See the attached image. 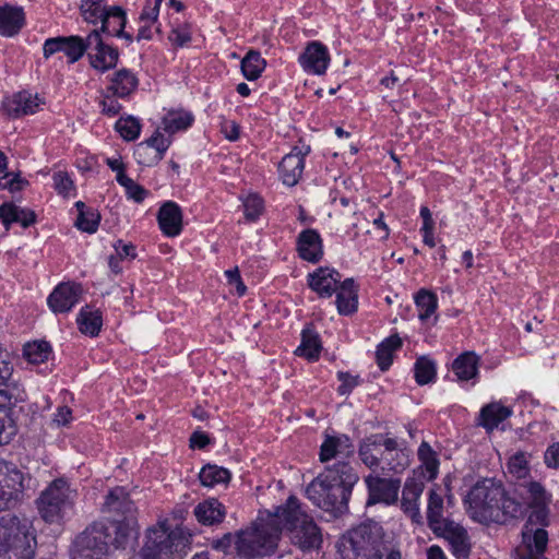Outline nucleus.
<instances>
[{
	"label": "nucleus",
	"instance_id": "47",
	"mask_svg": "<svg viewBox=\"0 0 559 559\" xmlns=\"http://www.w3.org/2000/svg\"><path fill=\"white\" fill-rule=\"evenodd\" d=\"M192 122L193 116L189 112L169 114L163 119L164 130L169 134L188 129Z\"/></svg>",
	"mask_w": 559,
	"mask_h": 559
},
{
	"label": "nucleus",
	"instance_id": "58",
	"mask_svg": "<svg viewBox=\"0 0 559 559\" xmlns=\"http://www.w3.org/2000/svg\"><path fill=\"white\" fill-rule=\"evenodd\" d=\"M337 378L341 381V385L337 389V392L341 395L349 394L353 391V389L359 384V377L352 376L348 372L340 371L337 373Z\"/></svg>",
	"mask_w": 559,
	"mask_h": 559
},
{
	"label": "nucleus",
	"instance_id": "56",
	"mask_svg": "<svg viewBox=\"0 0 559 559\" xmlns=\"http://www.w3.org/2000/svg\"><path fill=\"white\" fill-rule=\"evenodd\" d=\"M28 185L26 179L20 177L19 174H0V190L8 189L11 192L21 191L25 186Z\"/></svg>",
	"mask_w": 559,
	"mask_h": 559
},
{
	"label": "nucleus",
	"instance_id": "6",
	"mask_svg": "<svg viewBox=\"0 0 559 559\" xmlns=\"http://www.w3.org/2000/svg\"><path fill=\"white\" fill-rule=\"evenodd\" d=\"M130 527L128 523L94 522L74 539L73 559H102L110 548L124 549L132 539Z\"/></svg>",
	"mask_w": 559,
	"mask_h": 559
},
{
	"label": "nucleus",
	"instance_id": "35",
	"mask_svg": "<svg viewBox=\"0 0 559 559\" xmlns=\"http://www.w3.org/2000/svg\"><path fill=\"white\" fill-rule=\"evenodd\" d=\"M76 322L83 334L92 337L97 336L103 325L102 312L86 306L80 310Z\"/></svg>",
	"mask_w": 559,
	"mask_h": 559
},
{
	"label": "nucleus",
	"instance_id": "11",
	"mask_svg": "<svg viewBox=\"0 0 559 559\" xmlns=\"http://www.w3.org/2000/svg\"><path fill=\"white\" fill-rule=\"evenodd\" d=\"M103 511L116 516L108 521L110 524L128 523L131 526V537L136 538V507L123 487H116L108 492Z\"/></svg>",
	"mask_w": 559,
	"mask_h": 559
},
{
	"label": "nucleus",
	"instance_id": "9",
	"mask_svg": "<svg viewBox=\"0 0 559 559\" xmlns=\"http://www.w3.org/2000/svg\"><path fill=\"white\" fill-rule=\"evenodd\" d=\"M191 535L181 527L170 530L167 521L159 522L146 533V540L140 551L141 559L182 558L190 548Z\"/></svg>",
	"mask_w": 559,
	"mask_h": 559
},
{
	"label": "nucleus",
	"instance_id": "18",
	"mask_svg": "<svg viewBox=\"0 0 559 559\" xmlns=\"http://www.w3.org/2000/svg\"><path fill=\"white\" fill-rule=\"evenodd\" d=\"M298 61L307 73L322 75L329 67L330 53L322 43L310 41L300 53Z\"/></svg>",
	"mask_w": 559,
	"mask_h": 559
},
{
	"label": "nucleus",
	"instance_id": "62",
	"mask_svg": "<svg viewBox=\"0 0 559 559\" xmlns=\"http://www.w3.org/2000/svg\"><path fill=\"white\" fill-rule=\"evenodd\" d=\"M545 464L550 468L559 467V443L549 445L544 455Z\"/></svg>",
	"mask_w": 559,
	"mask_h": 559
},
{
	"label": "nucleus",
	"instance_id": "30",
	"mask_svg": "<svg viewBox=\"0 0 559 559\" xmlns=\"http://www.w3.org/2000/svg\"><path fill=\"white\" fill-rule=\"evenodd\" d=\"M25 15L22 8L4 5L0 8V35L12 37L24 26Z\"/></svg>",
	"mask_w": 559,
	"mask_h": 559
},
{
	"label": "nucleus",
	"instance_id": "5",
	"mask_svg": "<svg viewBox=\"0 0 559 559\" xmlns=\"http://www.w3.org/2000/svg\"><path fill=\"white\" fill-rule=\"evenodd\" d=\"M337 559H403L399 547L384 540L376 522L362 523L344 534L336 543Z\"/></svg>",
	"mask_w": 559,
	"mask_h": 559
},
{
	"label": "nucleus",
	"instance_id": "64",
	"mask_svg": "<svg viewBox=\"0 0 559 559\" xmlns=\"http://www.w3.org/2000/svg\"><path fill=\"white\" fill-rule=\"evenodd\" d=\"M190 447L192 449H204L207 444L211 443L210 437L200 430L194 431L190 437Z\"/></svg>",
	"mask_w": 559,
	"mask_h": 559
},
{
	"label": "nucleus",
	"instance_id": "52",
	"mask_svg": "<svg viewBox=\"0 0 559 559\" xmlns=\"http://www.w3.org/2000/svg\"><path fill=\"white\" fill-rule=\"evenodd\" d=\"M134 157L136 162L143 166H153L162 160L159 158V153H155L154 150H152V146L145 142H141L136 145L134 150Z\"/></svg>",
	"mask_w": 559,
	"mask_h": 559
},
{
	"label": "nucleus",
	"instance_id": "50",
	"mask_svg": "<svg viewBox=\"0 0 559 559\" xmlns=\"http://www.w3.org/2000/svg\"><path fill=\"white\" fill-rule=\"evenodd\" d=\"M117 182L126 189V193L129 199H132L136 203H141L148 194V191L142 186L138 185L133 179L127 175H120L117 178Z\"/></svg>",
	"mask_w": 559,
	"mask_h": 559
},
{
	"label": "nucleus",
	"instance_id": "55",
	"mask_svg": "<svg viewBox=\"0 0 559 559\" xmlns=\"http://www.w3.org/2000/svg\"><path fill=\"white\" fill-rule=\"evenodd\" d=\"M52 180L56 191L63 197L70 195L74 189L73 181L68 173L57 171L52 175Z\"/></svg>",
	"mask_w": 559,
	"mask_h": 559
},
{
	"label": "nucleus",
	"instance_id": "22",
	"mask_svg": "<svg viewBox=\"0 0 559 559\" xmlns=\"http://www.w3.org/2000/svg\"><path fill=\"white\" fill-rule=\"evenodd\" d=\"M425 489V481L418 478H407L402 490L401 506L413 522L419 523L423 519L419 499Z\"/></svg>",
	"mask_w": 559,
	"mask_h": 559
},
{
	"label": "nucleus",
	"instance_id": "60",
	"mask_svg": "<svg viewBox=\"0 0 559 559\" xmlns=\"http://www.w3.org/2000/svg\"><path fill=\"white\" fill-rule=\"evenodd\" d=\"M63 37H52L48 38L44 43L43 52L44 57L48 59L56 52L62 51Z\"/></svg>",
	"mask_w": 559,
	"mask_h": 559
},
{
	"label": "nucleus",
	"instance_id": "3",
	"mask_svg": "<svg viewBox=\"0 0 559 559\" xmlns=\"http://www.w3.org/2000/svg\"><path fill=\"white\" fill-rule=\"evenodd\" d=\"M359 475L347 461L326 465L306 488L307 498L318 508L334 514L347 511L348 500Z\"/></svg>",
	"mask_w": 559,
	"mask_h": 559
},
{
	"label": "nucleus",
	"instance_id": "33",
	"mask_svg": "<svg viewBox=\"0 0 559 559\" xmlns=\"http://www.w3.org/2000/svg\"><path fill=\"white\" fill-rule=\"evenodd\" d=\"M136 76L128 69H120L114 73L108 91L114 96L124 98L132 94L138 87Z\"/></svg>",
	"mask_w": 559,
	"mask_h": 559
},
{
	"label": "nucleus",
	"instance_id": "39",
	"mask_svg": "<svg viewBox=\"0 0 559 559\" xmlns=\"http://www.w3.org/2000/svg\"><path fill=\"white\" fill-rule=\"evenodd\" d=\"M231 474L227 468L207 464L199 473L200 481L205 487H214L221 484H228Z\"/></svg>",
	"mask_w": 559,
	"mask_h": 559
},
{
	"label": "nucleus",
	"instance_id": "49",
	"mask_svg": "<svg viewBox=\"0 0 559 559\" xmlns=\"http://www.w3.org/2000/svg\"><path fill=\"white\" fill-rule=\"evenodd\" d=\"M16 404L0 403V445L7 444L11 441L12 436L15 433V428L9 417V409Z\"/></svg>",
	"mask_w": 559,
	"mask_h": 559
},
{
	"label": "nucleus",
	"instance_id": "13",
	"mask_svg": "<svg viewBox=\"0 0 559 559\" xmlns=\"http://www.w3.org/2000/svg\"><path fill=\"white\" fill-rule=\"evenodd\" d=\"M87 50L91 66L96 70L105 72L118 63V49L106 44L98 29H93L87 35Z\"/></svg>",
	"mask_w": 559,
	"mask_h": 559
},
{
	"label": "nucleus",
	"instance_id": "21",
	"mask_svg": "<svg viewBox=\"0 0 559 559\" xmlns=\"http://www.w3.org/2000/svg\"><path fill=\"white\" fill-rule=\"evenodd\" d=\"M354 452V443L347 435H326L320 447L319 459L322 463H326L336 457H342V461H345V459L352 456Z\"/></svg>",
	"mask_w": 559,
	"mask_h": 559
},
{
	"label": "nucleus",
	"instance_id": "10",
	"mask_svg": "<svg viewBox=\"0 0 559 559\" xmlns=\"http://www.w3.org/2000/svg\"><path fill=\"white\" fill-rule=\"evenodd\" d=\"M75 498L76 491L66 479H55L37 499L39 514L47 523H59L72 511Z\"/></svg>",
	"mask_w": 559,
	"mask_h": 559
},
{
	"label": "nucleus",
	"instance_id": "45",
	"mask_svg": "<svg viewBox=\"0 0 559 559\" xmlns=\"http://www.w3.org/2000/svg\"><path fill=\"white\" fill-rule=\"evenodd\" d=\"M51 347L48 342L40 341L24 346L23 355L31 364H41L48 360Z\"/></svg>",
	"mask_w": 559,
	"mask_h": 559
},
{
	"label": "nucleus",
	"instance_id": "24",
	"mask_svg": "<svg viewBox=\"0 0 559 559\" xmlns=\"http://www.w3.org/2000/svg\"><path fill=\"white\" fill-rule=\"evenodd\" d=\"M36 213L27 207H21L13 202H4L0 205V221L5 230L16 223L23 228H28L36 223Z\"/></svg>",
	"mask_w": 559,
	"mask_h": 559
},
{
	"label": "nucleus",
	"instance_id": "59",
	"mask_svg": "<svg viewBox=\"0 0 559 559\" xmlns=\"http://www.w3.org/2000/svg\"><path fill=\"white\" fill-rule=\"evenodd\" d=\"M102 112L108 117L117 116L122 109L121 104L115 98L114 95H106L100 102Z\"/></svg>",
	"mask_w": 559,
	"mask_h": 559
},
{
	"label": "nucleus",
	"instance_id": "63",
	"mask_svg": "<svg viewBox=\"0 0 559 559\" xmlns=\"http://www.w3.org/2000/svg\"><path fill=\"white\" fill-rule=\"evenodd\" d=\"M72 420V411L68 406H59L53 416V423L57 426H67Z\"/></svg>",
	"mask_w": 559,
	"mask_h": 559
},
{
	"label": "nucleus",
	"instance_id": "46",
	"mask_svg": "<svg viewBox=\"0 0 559 559\" xmlns=\"http://www.w3.org/2000/svg\"><path fill=\"white\" fill-rule=\"evenodd\" d=\"M415 380L419 385L428 384L436 378V365L428 357H419L415 362Z\"/></svg>",
	"mask_w": 559,
	"mask_h": 559
},
{
	"label": "nucleus",
	"instance_id": "12",
	"mask_svg": "<svg viewBox=\"0 0 559 559\" xmlns=\"http://www.w3.org/2000/svg\"><path fill=\"white\" fill-rule=\"evenodd\" d=\"M13 358L10 352L0 346V403L17 404L26 400L24 389L12 380Z\"/></svg>",
	"mask_w": 559,
	"mask_h": 559
},
{
	"label": "nucleus",
	"instance_id": "19",
	"mask_svg": "<svg viewBox=\"0 0 559 559\" xmlns=\"http://www.w3.org/2000/svg\"><path fill=\"white\" fill-rule=\"evenodd\" d=\"M82 287L75 283H61L49 295L47 301L56 313L70 311L80 299Z\"/></svg>",
	"mask_w": 559,
	"mask_h": 559
},
{
	"label": "nucleus",
	"instance_id": "34",
	"mask_svg": "<svg viewBox=\"0 0 559 559\" xmlns=\"http://www.w3.org/2000/svg\"><path fill=\"white\" fill-rule=\"evenodd\" d=\"M479 357L474 352H465L456 357L452 364L454 374L461 381H467L478 374Z\"/></svg>",
	"mask_w": 559,
	"mask_h": 559
},
{
	"label": "nucleus",
	"instance_id": "16",
	"mask_svg": "<svg viewBox=\"0 0 559 559\" xmlns=\"http://www.w3.org/2000/svg\"><path fill=\"white\" fill-rule=\"evenodd\" d=\"M435 535L443 537L450 545L452 554L457 559H467L471 554L472 544L467 531L459 523L451 521L441 530L433 532Z\"/></svg>",
	"mask_w": 559,
	"mask_h": 559
},
{
	"label": "nucleus",
	"instance_id": "42",
	"mask_svg": "<svg viewBox=\"0 0 559 559\" xmlns=\"http://www.w3.org/2000/svg\"><path fill=\"white\" fill-rule=\"evenodd\" d=\"M81 14L87 23L97 24L103 22L109 7L105 0H81Z\"/></svg>",
	"mask_w": 559,
	"mask_h": 559
},
{
	"label": "nucleus",
	"instance_id": "26",
	"mask_svg": "<svg viewBox=\"0 0 559 559\" xmlns=\"http://www.w3.org/2000/svg\"><path fill=\"white\" fill-rule=\"evenodd\" d=\"M441 491L439 486H435L428 492L427 523L432 532L441 530V526L452 521L443 515L444 507Z\"/></svg>",
	"mask_w": 559,
	"mask_h": 559
},
{
	"label": "nucleus",
	"instance_id": "15",
	"mask_svg": "<svg viewBox=\"0 0 559 559\" xmlns=\"http://www.w3.org/2000/svg\"><path fill=\"white\" fill-rule=\"evenodd\" d=\"M341 273L334 267L320 266L307 275V284L321 298H330L342 283Z\"/></svg>",
	"mask_w": 559,
	"mask_h": 559
},
{
	"label": "nucleus",
	"instance_id": "32",
	"mask_svg": "<svg viewBox=\"0 0 559 559\" xmlns=\"http://www.w3.org/2000/svg\"><path fill=\"white\" fill-rule=\"evenodd\" d=\"M513 414L510 407L499 402H491L481 407L479 413V425L487 431L498 428L499 424L509 418Z\"/></svg>",
	"mask_w": 559,
	"mask_h": 559
},
{
	"label": "nucleus",
	"instance_id": "51",
	"mask_svg": "<svg viewBox=\"0 0 559 559\" xmlns=\"http://www.w3.org/2000/svg\"><path fill=\"white\" fill-rule=\"evenodd\" d=\"M169 41L176 47H185L192 40L191 25L189 23L177 24L168 35Z\"/></svg>",
	"mask_w": 559,
	"mask_h": 559
},
{
	"label": "nucleus",
	"instance_id": "53",
	"mask_svg": "<svg viewBox=\"0 0 559 559\" xmlns=\"http://www.w3.org/2000/svg\"><path fill=\"white\" fill-rule=\"evenodd\" d=\"M508 471L519 480L524 479L528 474V466L525 454L519 452L511 456L508 462Z\"/></svg>",
	"mask_w": 559,
	"mask_h": 559
},
{
	"label": "nucleus",
	"instance_id": "48",
	"mask_svg": "<svg viewBox=\"0 0 559 559\" xmlns=\"http://www.w3.org/2000/svg\"><path fill=\"white\" fill-rule=\"evenodd\" d=\"M115 129L127 141H134L141 132L140 121L133 116L121 117L117 120Z\"/></svg>",
	"mask_w": 559,
	"mask_h": 559
},
{
	"label": "nucleus",
	"instance_id": "28",
	"mask_svg": "<svg viewBox=\"0 0 559 559\" xmlns=\"http://www.w3.org/2000/svg\"><path fill=\"white\" fill-rule=\"evenodd\" d=\"M336 308L340 314L349 316L357 310L358 307V289L353 278H346L337 288Z\"/></svg>",
	"mask_w": 559,
	"mask_h": 559
},
{
	"label": "nucleus",
	"instance_id": "54",
	"mask_svg": "<svg viewBox=\"0 0 559 559\" xmlns=\"http://www.w3.org/2000/svg\"><path fill=\"white\" fill-rule=\"evenodd\" d=\"M263 210V200L257 195H249L243 202L245 217L249 222H254L259 218Z\"/></svg>",
	"mask_w": 559,
	"mask_h": 559
},
{
	"label": "nucleus",
	"instance_id": "27",
	"mask_svg": "<svg viewBox=\"0 0 559 559\" xmlns=\"http://www.w3.org/2000/svg\"><path fill=\"white\" fill-rule=\"evenodd\" d=\"M40 106V99L37 95L23 91L14 94L5 104L10 117L20 118L26 115H33Z\"/></svg>",
	"mask_w": 559,
	"mask_h": 559
},
{
	"label": "nucleus",
	"instance_id": "29",
	"mask_svg": "<svg viewBox=\"0 0 559 559\" xmlns=\"http://www.w3.org/2000/svg\"><path fill=\"white\" fill-rule=\"evenodd\" d=\"M193 513L199 523L211 526L223 522L226 510L217 499L209 498L200 502Z\"/></svg>",
	"mask_w": 559,
	"mask_h": 559
},
{
	"label": "nucleus",
	"instance_id": "17",
	"mask_svg": "<svg viewBox=\"0 0 559 559\" xmlns=\"http://www.w3.org/2000/svg\"><path fill=\"white\" fill-rule=\"evenodd\" d=\"M309 153V145L295 146L290 153L282 158L278 169L284 185L294 187L298 183L305 168V157Z\"/></svg>",
	"mask_w": 559,
	"mask_h": 559
},
{
	"label": "nucleus",
	"instance_id": "41",
	"mask_svg": "<svg viewBox=\"0 0 559 559\" xmlns=\"http://www.w3.org/2000/svg\"><path fill=\"white\" fill-rule=\"evenodd\" d=\"M266 66L265 60L261 57V53L257 50H250L241 60V71L243 76L253 81L260 78Z\"/></svg>",
	"mask_w": 559,
	"mask_h": 559
},
{
	"label": "nucleus",
	"instance_id": "7",
	"mask_svg": "<svg viewBox=\"0 0 559 559\" xmlns=\"http://www.w3.org/2000/svg\"><path fill=\"white\" fill-rule=\"evenodd\" d=\"M358 455L370 469L400 474L411 464V451L397 439L383 433H373L359 443Z\"/></svg>",
	"mask_w": 559,
	"mask_h": 559
},
{
	"label": "nucleus",
	"instance_id": "25",
	"mask_svg": "<svg viewBox=\"0 0 559 559\" xmlns=\"http://www.w3.org/2000/svg\"><path fill=\"white\" fill-rule=\"evenodd\" d=\"M0 479L7 491H14V504L19 495L28 487L25 481L31 480L25 478L24 473L14 463L5 461H0Z\"/></svg>",
	"mask_w": 559,
	"mask_h": 559
},
{
	"label": "nucleus",
	"instance_id": "20",
	"mask_svg": "<svg viewBox=\"0 0 559 559\" xmlns=\"http://www.w3.org/2000/svg\"><path fill=\"white\" fill-rule=\"evenodd\" d=\"M300 259L310 263H318L323 258V241L317 229L307 228L299 233L296 241Z\"/></svg>",
	"mask_w": 559,
	"mask_h": 559
},
{
	"label": "nucleus",
	"instance_id": "43",
	"mask_svg": "<svg viewBox=\"0 0 559 559\" xmlns=\"http://www.w3.org/2000/svg\"><path fill=\"white\" fill-rule=\"evenodd\" d=\"M415 304L419 310L418 318L425 321L436 312L438 299L433 293L423 288L416 294Z\"/></svg>",
	"mask_w": 559,
	"mask_h": 559
},
{
	"label": "nucleus",
	"instance_id": "4",
	"mask_svg": "<svg viewBox=\"0 0 559 559\" xmlns=\"http://www.w3.org/2000/svg\"><path fill=\"white\" fill-rule=\"evenodd\" d=\"M521 493H527L525 504L527 510L532 509L522 530L523 548L513 550V559H534L543 556L548 545V532L546 527L550 524L549 503L551 495L544 486L531 480L520 487Z\"/></svg>",
	"mask_w": 559,
	"mask_h": 559
},
{
	"label": "nucleus",
	"instance_id": "38",
	"mask_svg": "<svg viewBox=\"0 0 559 559\" xmlns=\"http://www.w3.org/2000/svg\"><path fill=\"white\" fill-rule=\"evenodd\" d=\"M126 24V11L119 5H114L109 7V10L104 17L100 27L97 29L100 32V35L105 34L110 37L117 31H121V28H124Z\"/></svg>",
	"mask_w": 559,
	"mask_h": 559
},
{
	"label": "nucleus",
	"instance_id": "8",
	"mask_svg": "<svg viewBox=\"0 0 559 559\" xmlns=\"http://www.w3.org/2000/svg\"><path fill=\"white\" fill-rule=\"evenodd\" d=\"M36 546L35 531L27 519L11 514L0 519V557L34 559Z\"/></svg>",
	"mask_w": 559,
	"mask_h": 559
},
{
	"label": "nucleus",
	"instance_id": "1",
	"mask_svg": "<svg viewBox=\"0 0 559 559\" xmlns=\"http://www.w3.org/2000/svg\"><path fill=\"white\" fill-rule=\"evenodd\" d=\"M287 531L292 543L302 550L314 549L322 543L319 527L300 508L295 496L288 497L285 504L276 508L266 523L241 531L236 540V549L243 558L270 555L277 545L282 531Z\"/></svg>",
	"mask_w": 559,
	"mask_h": 559
},
{
	"label": "nucleus",
	"instance_id": "61",
	"mask_svg": "<svg viewBox=\"0 0 559 559\" xmlns=\"http://www.w3.org/2000/svg\"><path fill=\"white\" fill-rule=\"evenodd\" d=\"M116 254L121 259H134L136 257L135 247L132 243H126L117 240L114 245Z\"/></svg>",
	"mask_w": 559,
	"mask_h": 559
},
{
	"label": "nucleus",
	"instance_id": "23",
	"mask_svg": "<svg viewBox=\"0 0 559 559\" xmlns=\"http://www.w3.org/2000/svg\"><path fill=\"white\" fill-rule=\"evenodd\" d=\"M157 222L160 230L168 237H176L182 230V211L174 201H166L159 207Z\"/></svg>",
	"mask_w": 559,
	"mask_h": 559
},
{
	"label": "nucleus",
	"instance_id": "31",
	"mask_svg": "<svg viewBox=\"0 0 559 559\" xmlns=\"http://www.w3.org/2000/svg\"><path fill=\"white\" fill-rule=\"evenodd\" d=\"M418 460L420 461L419 469L420 478L424 481H431L437 478L439 473L440 461L437 452L426 441H423L417 451Z\"/></svg>",
	"mask_w": 559,
	"mask_h": 559
},
{
	"label": "nucleus",
	"instance_id": "57",
	"mask_svg": "<svg viewBox=\"0 0 559 559\" xmlns=\"http://www.w3.org/2000/svg\"><path fill=\"white\" fill-rule=\"evenodd\" d=\"M146 144L152 146L155 153H159V158L163 159L165 152L168 150L170 145L169 138H166L158 130L155 131L151 138L144 141Z\"/></svg>",
	"mask_w": 559,
	"mask_h": 559
},
{
	"label": "nucleus",
	"instance_id": "14",
	"mask_svg": "<svg viewBox=\"0 0 559 559\" xmlns=\"http://www.w3.org/2000/svg\"><path fill=\"white\" fill-rule=\"evenodd\" d=\"M365 483L368 489L367 506L393 504L397 501L401 488L400 478H383L370 474L365 477Z\"/></svg>",
	"mask_w": 559,
	"mask_h": 559
},
{
	"label": "nucleus",
	"instance_id": "37",
	"mask_svg": "<svg viewBox=\"0 0 559 559\" xmlns=\"http://www.w3.org/2000/svg\"><path fill=\"white\" fill-rule=\"evenodd\" d=\"M402 340L395 334L383 340L377 347L376 359L379 368L385 371L390 368L393 361V353L401 348Z\"/></svg>",
	"mask_w": 559,
	"mask_h": 559
},
{
	"label": "nucleus",
	"instance_id": "44",
	"mask_svg": "<svg viewBox=\"0 0 559 559\" xmlns=\"http://www.w3.org/2000/svg\"><path fill=\"white\" fill-rule=\"evenodd\" d=\"M87 51V37L80 36L63 37L62 52L69 58L70 63L80 60Z\"/></svg>",
	"mask_w": 559,
	"mask_h": 559
},
{
	"label": "nucleus",
	"instance_id": "36",
	"mask_svg": "<svg viewBox=\"0 0 559 559\" xmlns=\"http://www.w3.org/2000/svg\"><path fill=\"white\" fill-rule=\"evenodd\" d=\"M320 352L321 343L318 333L310 326L305 328L301 331L300 345L295 350V354L314 361L319 359Z\"/></svg>",
	"mask_w": 559,
	"mask_h": 559
},
{
	"label": "nucleus",
	"instance_id": "40",
	"mask_svg": "<svg viewBox=\"0 0 559 559\" xmlns=\"http://www.w3.org/2000/svg\"><path fill=\"white\" fill-rule=\"evenodd\" d=\"M75 206L79 212L75 226L82 231L94 234L98 228L100 215L96 211L87 209L82 201H78Z\"/></svg>",
	"mask_w": 559,
	"mask_h": 559
},
{
	"label": "nucleus",
	"instance_id": "2",
	"mask_svg": "<svg viewBox=\"0 0 559 559\" xmlns=\"http://www.w3.org/2000/svg\"><path fill=\"white\" fill-rule=\"evenodd\" d=\"M528 483H519L512 491H506L500 483L491 478H484L469 489L465 503L468 504L473 515L490 519L497 523L521 519L527 512L525 504L527 493L519 491L522 485Z\"/></svg>",
	"mask_w": 559,
	"mask_h": 559
}]
</instances>
